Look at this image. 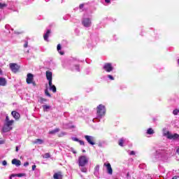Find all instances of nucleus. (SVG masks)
<instances>
[{
    "label": "nucleus",
    "mask_w": 179,
    "mask_h": 179,
    "mask_svg": "<svg viewBox=\"0 0 179 179\" xmlns=\"http://www.w3.org/2000/svg\"><path fill=\"white\" fill-rule=\"evenodd\" d=\"M89 163V158L85 155H82L78 157V166L79 167H85Z\"/></svg>",
    "instance_id": "2"
},
{
    "label": "nucleus",
    "mask_w": 179,
    "mask_h": 179,
    "mask_svg": "<svg viewBox=\"0 0 179 179\" xmlns=\"http://www.w3.org/2000/svg\"><path fill=\"white\" fill-rule=\"evenodd\" d=\"M27 52H29V50L27 51Z\"/></svg>",
    "instance_id": "48"
},
{
    "label": "nucleus",
    "mask_w": 179,
    "mask_h": 179,
    "mask_svg": "<svg viewBox=\"0 0 179 179\" xmlns=\"http://www.w3.org/2000/svg\"><path fill=\"white\" fill-rule=\"evenodd\" d=\"M85 152H86V150H83V152L85 153Z\"/></svg>",
    "instance_id": "46"
},
{
    "label": "nucleus",
    "mask_w": 179,
    "mask_h": 179,
    "mask_svg": "<svg viewBox=\"0 0 179 179\" xmlns=\"http://www.w3.org/2000/svg\"><path fill=\"white\" fill-rule=\"evenodd\" d=\"M14 122V120H10V122H5L2 129L3 132L6 133L9 132L10 131H12V125H13Z\"/></svg>",
    "instance_id": "3"
},
{
    "label": "nucleus",
    "mask_w": 179,
    "mask_h": 179,
    "mask_svg": "<svg viewBox=\"0 0 179 179\" xmlns=\"http://www.w3.org/2000/svg\"><path fill=\"white\" fill-rule=\"evenodd\" d=\"M99 169H100V166L99 165H97L96 167H95V170H99Z\"/></svg>",
    "instance_id": "43"
},
{
    "label": "nucleus",
    "mask_w": 179,
    "mask_h": 179,
    "mask_svg": "<svg viewBox=\"0 0 179 179\" xmlns=\"http://www.w3.org/2000/svg\"><path fill=\"white\" fill-rule=\"evenodd\" d=\"M5 122H10V120H9V116L6 117Z\"/></svg>",
    "instance_id": "32"
},
{
    "label": "nucleus",
    "mask_w": 179,
    "mask_h": 179,
    "mask_svg": "<svg viewBox=\"0 0 179 179\" xmlns=\"http://www.w3.org/2000/svg\"><path fill=\"white\" fill-rule=\"evenodd\" d=\"M2 74V70L0 69V75Z\"/></svg>",
    "instance_id": "45"
},
{
    "label": "nucleus",
    "mask_w": 179,
    "mask_h": 179,
    "mask_svg": "<svg viewBox=\"0 0 179 179\" xmlns=\"http://www.w3.org/2000/svg\"><path fill=\"white\" fill-rule=\"evenodd\" d=\"M108 78H109L110 80H114V77H113L111 75H108Z\"/></svg>",
    "instance_id": "33"
},
{
    "label": "nucleus",
    "mask_w": 179,
    "mask_h": 179,
    "mask_svg": "<svg viewBox=\"0 0 179 179\" xmlns=\"http://www.w3.org/2000/svg\"><path fill=\"white\" fill-rule=\"evenodd\" d=\"M33 80H34V76L33 74L29 73L27 76L26 82L28 85L33 83Z\"/></svg>",
    "instance_id": "8"
},
{
    "label": "nucleus",
    "mask_w": 179,
    "mask_h": 179,
    "mask_svg": "<svg viewBox=\"0 0 179 179\" xmlns=\"http://www.w3.org/2000/svg\"><path fill=\"white\" fill-rule=\"evenodd\" d=\"M82 24H83L84 27H90L92 25V21H90V18H83Z\"/></svg>",
    "instance_id": "6"
},
{
    "label": "nucleus",
    "mask_w": 179,
    "mask_h": 179,
    "mask_svg": "<svg viewBox=\"0 0 179 179\" xmlns=\"http://www.w3.org/2000/svg\"><path fill=\"white\" fill-rule=\"evenodd\" d=\"M0 86H6V79L0 77Z\"/></svg>",
    "instance_id": "18"
},
{
    "label": "nucleus",
    "mask_w": 179,
    "mask_h": 179,
    "mask_svg": "<svg viewBox=\"0 0 179 179\" xmlns=\"http://www.w3.org/2000/svg\"><path fill=\"white\" fill-rule=\"evenodd\" d=\"M50 34H51V30L48 29L43 36L45 41H48V37H50Z\"/></svg>",
    "instance_id": "15"
},
{
    "label": "nucleus",
    "mask_w": 179,
    "mask_h": 179,
    "mask_svg": "<svg viewBox=\"0 0 179 179\" xmlns=\"http://www.w3.org/2000/svg\"><path fill=\"white\" fill-rule=\"evenodd\" d=\"M9 66L10 69L12 71V72H13V73L19 72V69H20V66L16 63H10Z\"/></svg>",
    "instance_id": "4"
},
{
    "label": "nucleus",
    "mask_w": 179,
    "mask_h": 179,
    "mask_svg": "<svg viewBox=\"0 0 179 179\" xmlns=\"http://www.w3.org/2000/svg\"><path fill=\"white\" fill-rule=\"evenodd\" d=\"M6 164H8V162H6V160H4L2 162V165L3 166H6Z\"/></svg>",
    "instance_id": "35"
},
{
    "label": "nucleus",
    "mask_w": 179,
    "mask_h": 179,
    "mask_svg": "<svg viewBox=\"0 0 179 179\" xmlns=\"http://www.w3.org/2000/svg\"><path fill=\"white\" fill-rule=\"evenodd\" d=\"M50 86V90H52L53 93H57V87L55 85H52V83L51 84H49Z\"/></svg>",
    "instance_id": "16"
},
{
    "label": "nucleus",
    "mask_w": 179,
    "mask_h": 179,
    "mask_svg": "<svg viewBox=\"0 0 179 179\" xmlns=\"http://www.w3.org/2000/svg\"><path fill=\"white\" fill-rule=\"evenodd\" d=\"M73 71H76L77 72H80V67L79 66V65H76V66H74Z\"/></svg>",
    "instance_id": "23"
},
{
    "label": "nucleus",
    "mask_w": 179,
    "mask_h": 179,
    "mask_svg": "<svg viewBox=\"0 0 179 179\" xmlns=\"http://www.w3.org/2000/svg\"><path fill=\"white\" fill-rule=\"evenodd\" d=\"M57 48V51H58V52H59L60 55H64V54H65V52H64L62 51H59L61 50V48H62V47L61 46V44H58Z\"/></svg>",
    "instance_id": "19"
},
{
    "label": "nucleus",
    "mask_w": 179,
    "mask_h": 179,
    "mask_svg": "<svg viewBox=\"0 0 179 179\" xmlns=\"http://www.w3.org/2000/svg\"><path fill=\"white\" fill-rule=\"evenodd\" d=\"M119 146H124V138H120L118 141Z\"/></svg>",
    "instance_id": "26"
},
{
    "label": "nucleus",
    "mask_w": 179,
    "mask_h": 179,
    "mask_svg": "<svg viewBox=\"0 0 179 179\" xmlns=\"http://www.w3.org/2000/svg\"><path fill=\"white\" fill-rule=\"evenodd\" d=\"M164 136L168 138V139H178L179 135L177 134H171L170 131H166L164 133Z\"/></svg>",
    "instance_id": "5"
},
{
    "label": "nucleus",
    "mask_w": 179,
    "mask_h": 179,
    "mask_svg": "<svg viewBox=\"0 0 179 179\" xmlns=\"http://www.w3.org/2000/svg\"><path fill=\"white\" fill-rule=\"evenodd\" d=\"M15 152H19V147L17 146L15 147Z\"/></svg>",
    "instance_id": "42"
},
{
    "label": "nucleus",
    "mask_w": 179,
    "mask_h": 179,
    "mask_svg": "<svg viewBox=\"0 0 179 179\" xmlns=\"http://www.w3.org/2000/svg\"><path fill=\"white\" fill-rule=\"evenodd\" d=\"M46 79L48 80L49 85H51V83H52V72L46 71Z\"/></svg>",
    "instance_id": "9"
},
{
    "label": "nucleus",
    "mask_w": 179,
    "mask_h": 179,
    "mask_svg": "<svg viewBox=\"0 0 179 179\" xmlns=\"http://www.w3.org/2000/svg\"><path fill=\"white\" fill-rule=\"evenodd\" d=\"M45 94L48 96V97H51V94L48 92V90H45Z\"/></svg>",
    "instance_id": "30"
},
{
    "label": "nucleus",
    "mask_w": 179,
    "mask_h": 179,
    "mask_svg": "<svg viewBox=\"0 0 179 179\" xmlns=\"http://www.w3.org/2000/svg\"><path fill=\"white\" fill-rule=\"evenodd\" d=\"M84 6H85V4H80L79 8L80 9H83Z\"/></svg>",
    "instance_id": "37"
},
{
    "label": "nucleus",
    "mask_w": 179,
    "mask_h": 179,
    "mask_svg": "<svg viewBox=\"0 0 179 179\" xmlns=\"http://www.w3.org/2000/svg\"><path fill=\"white\" fill-rule=\"evenodd\" d=\"M59 132V128H56L54 130H51L48 132L50 135H55V134Z\"/></svg>",
    "instance_id": "17"
},
{
    "label": "nucleus",
    "mask_w": 179,
    "mask_h": 179,
    "mask_svg": "<svg viewBox=\"0 0 179 179\" xmlns=\"http://www.w3.org/2000/svg\"><path fill=\"white\" fill-rule=\"evenodd\" d=\"M24 167H27V166H29V162H24Z\"/></svg>",
    "instance_id": "38"
},
{
    "label": "nucleus",
    "mask_w": 179,
    "mask_h": 179,
    "mask_svg": "<svg viewBox=\"0 0 179 179\" xmlns=\"http://www.w3.org/2000/svg\"><path fill=\"white\" fill-rule=\"evenodd\" d=\"M31 83L33 85V86H36V82L32 81Z\"/></svg>",
    "instance_id": "44"
},
{
    "label": "nucleus",
    "mask_w": 179,
    "mask_h": 179,
    "mask_svg": "<svg viewBox=\"0 0 179 179\" xmlns=\"http://www.w3.org/2000/svg\"><path fill=\"white\" fill-rule=\"evenodd\" d=\"M147 134L148 135H153V134H155V131L153 130V129L150 128L147 130Z\"/></svg>",
    "instance_id": "21"
},
{
    "label": "nucleus",
    "mask_w": 179,
    "mask_h": 179,
    "mask_svg": "<svg viewBox=\"0 0 179 179\" xmlns=\"http://www.w3.org/2000/svg\"><path fill=\"white\" fill-rule=\"evenodd\" d=\"M99 146H101V144H99Z\"/></svg>",
    "instance_id": "47"
},
{
    "label": "nucleus",
    "mask_w": 179,
    "mask_h": 179,
    "mask_svg": "<svg viewBox=\"0 0 179 179\" xmlns=\"http://www.w3.org/2000/svg\"><path fill=\"white\" fill-rule=\"evenodd\" d=\"M34 143H39V145H42V143H44V141L40 138H38V139H36Z\"/></svg>",
    "instance_id": "22"
},
{
    "label": "nucleus",
    "mask_w": 179,
    "mask_h": 179,
    "mask_svg": "<svg viewBox=\"0 0 179 179\" xmlns=\"http://www.w3.org/2000/svg\"><path fill=\"white\" fill-rule=\"evenodd\" d=\"M73 141H74V142H79V138H73Z\"/></svg>",
    "instance_id": "36"
},
{
    "label": "nucleus",
    "mask_w": 179,
    "mask_h": 179,
    "mask_svg": "<svg viewBox=\"0 0 179 179\" xmlns=\"http://www.w3.org/2000/svg\"><path fill=\"white\" fill-rule=\"evenodd\" d=\"M11 115L15 119V120H19L20 118V114L16 111H12Z\"/></svg>",
    "instance_id": "13"
},
{
    "label": "nucleus",
    "mask_w": 179,
    "mask_h": 179,
    "mask_svg": "<svg viewBox=\"0 0 179 179\" xmlns=\"http://www.w3.org/2000/svg\"><path fill=\"white\" fill-rule=\"evenodd\" d=\"M78 142H79L80 145H85V142L82 140H79Z\"/></svg>",
    "instance_id": "34"
},
{
    "label": "nucleus",
    "mask_w": 179,
    "mask_h": 179,
    "mask_svg": "<svg viewBox=\"0 0 179 179\" xmlns=\"http://www.w3.org/2000/svg\"><path fill=\"white\" fill-rule=\"evenodd\" d=\"M50 107L48 105H43V111H48V110H50Z\"/></svg>",
    "instance_id": "24"
},
{
    "label": "nucleus",
    "mask_w": 179,
    "mask_h": 179,
    "mask_svg": "<svg viewBox=\"0 0 179 179\" xmlns=\"http://www.w3.org/2000/svg\"><path fill=\"white\" fill-rule=\"evenodd\" d=\"M29 47V42L25 41V43L24 44V48H27Z\"/></svg>",
    "instance_id": "31"
},
{
    "label": "nucleus",
    "mask_w": 179,
    "mask_h": 179,
    "mask_svg": "<svg viewBox=\"0 0 179 179\" xmlns=\"http://www.w3.org/2000/svg\"><path fill=\"white\" fill-rule=\"evenodd\" d=\"M85 138L87 142H88V143H90V145H95L93 136H85Z\"/></svg>",
    "instance_id": "10"
},
{
    "label": "nucleus",
    "mask_w": 179,
    "mask_h": 179,
    "mask_svg": "<svg viewBox=\"0 0 179 179\" xmlns=\"http://www.w3.org/2000/svg\"><path fill=\"white\" fill-rule=\"evenodd\" d=\"M105 2L106 3H110L111 2V1L110 0H105Z\"/></svg>",
    "instance_id": "41"
},
{
    "label": "nucleus",
    "mask_w": 179,
    "mask_h": 179,
    "mask_svg": "<svg viewBox=\"0 0 179 179\" xmlns=\"http://www.w3.org/2000/svg\"><path fill=\"white\" fill-rule=\"evenodd\" d=\"M50 157H51V155H50V153H45L43 156L44 159H50Z\"/></svg>",
    "instance_id": "29"
},
{
    "label": "nucleus",
    "mask_w": 179,
    "mask_h": 179,
    "mask_svg": "<svg viewBox=\"0 0 179 179\" xmlns=\"http://www.w3.org/2000/svg\"><path fill=\"white\" fill-rule=\"evenodd\" d=\"M11 163L12 164H14L17 167H19V166H22V162L17 159H13Z\"/></svg>",
    "instance_id": "11"
},
{
    "label": "nucleus",
    "mask_w": 179,
    "mask_h": 179,
    "mask_svg": "<svg viewBox=\"0 0 179 179\" xmlns=\"http://www.w3.org/2000/svg\"><path fill=\"white\" fill-rule=\"evenodd\" d=\"M130 155H135V151H131Z\"/></svg>",
    "instance_id": "40"
},
{
    "label": "nucleus",
    "mask_w": 179,
    "mask_h": 179,
    "mask_svg": "<svg viewBox=\"0 0 179 179\" xmlns=\"http://www.w3.org/2000/svg\"><path fill=\"white\" fill-rule=\"evenodd\" d=\"M53 178L54 179H62V173H61V172L55 173L53 175Z\"/></svg>",
    "instance_id": "14"
},
{
    "label": "nucleus",
    "mask_w": 179,
    "mask_h": 179,
    "mask_svg": "<svg viewBox=\"0 0 179 179\" xmlns=\"http://www.w3.org/2000/svg\"><path fill=\"white\" fill-rule=\"evenodd\" d=\"M46 101H48L47 99L43 97L39 98L38 103H40V104H43Z\"/></svg>",
    "instance_id": "20"
},
{
    "label": "nucleus",
    "mask_w": 179,
    "mask_h": 179,
    "mask_svg": "<svg viewBox=\"0 0 179 179\" xmlns=\"http://www.w3.org/2000/svg\"><path fill=\"white\" fill-rule=\"evenodd\" d=\"M103 69L106 72H111L113 69H114V67H113V64H111V63H106L103 66Z\"/></svg>",
    "instance_id": "7"
},
{
    "label": "nucleus",
    "mask_w": 179,
    "mask_h": 179,
    "mask_svg": "<svg viewBox=\"0 0 179 179\" xmlns=\"http://www.w3.org/2000/svg\"><path fill=\"white\" fill-rule=\"evenodd\" d=\"M36 165H33V166H32V171H34V170H36Z\"/></svg>",
    "instance_id": "39"
},
{
    "label": "nucleus",
    "mask_w": 179,
    "mask_h": 179,
    "mask_svg": "<svg viewBox=\"0 0 179 179\" xmlns=\"http://www.w3.org/2000/svg\"><path fill=\"white\" fill-rule=\"evenodd\" d=\"M8 6V4L5 3H0V9H3V8H6Z\"/></svg>",
    "instance_id": "27"
},
{
    "label": "nucleus",
    "mask_w": 179,
    "mask_h": 179,
    "mask_svg": "<svg viewBox=\"0 0 179 179\" xmlns=\"http://www.w3.org/2000/svg\"><path fill=\"white\" fill-rule=\"evenodd\" d=\"M96 115L99 118H101L106 115V106L103 104H100L96 107Z\"/></svg>",
    "instance_id": "1"
},
{
    "label": "nucleus",
    "mask_w": 179,
    "mask_h": 179,
    "mask_svg": "<svg viewBox=\"0 0 179 179\" xmlns=\"http://www.w3.org/2000/svg\"><path fill=\"white\" fill-rule=\"evenodd\" d=\"M24 173L12 174L11 177H23Z\"/></svg>",
    "instance_id": "25"
},
{
    "label": "nucleus",
    "mask_w": 179,
    "mask_h": 179,
    "mask_svg": "<svg viewBox=\"0 0 179 179\" xmlns=\"http://www.w3.org/2000/svg\"><path fill=\"white\" fill-rule=\"evenodd\" d=\"M104 166H106L107 169L108 173L111 176L113 174V168H111V164L110 163L104 164Z\"/></svg>",
    "instance_id": "12"
},
{
    "label": "nucleus",
    "mask_w": 179,
    "mask_h": 179,
    "mask_svg": "<svg viewBox=\"0 0 179 179\" xmlns=\"http://www.w3.org/2000/svg\"><path fill=\"white\" fill-rule=\"evenodd\" d=\"M82 168L80 169V171L82 173H87V169L85 166H81Z\"/></svg>",
    "instance_id": "28"
}]
</instances>
